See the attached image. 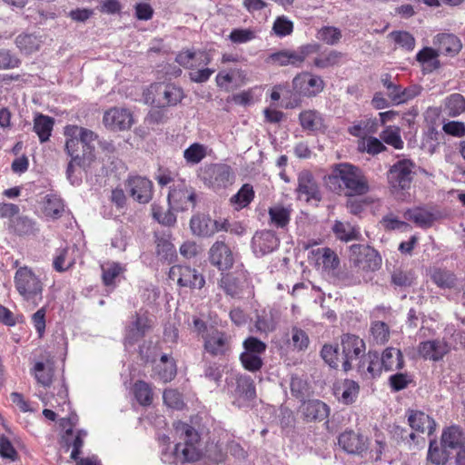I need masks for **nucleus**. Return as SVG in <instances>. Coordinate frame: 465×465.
<instances>
[{
  "label": "nucleus",
  "instance_id": "f257e3e1",
  "mask_svg": "<svg viewBox=\"0 0 465 465\" xmlns=\"http://www.w3.org/2000/svg\"><path fill=\"white\" fill-rule=\"evenodd\" d=\"M173 427L176 435L181 440L184 441V446L182 448L181 442L172 446L169 436L160 435L158 442L161 460L168 465L198 460L201 457V451L198 448L200 436L197 430L183 421L175 422Z\"/></svg>",
  "mask_w": 465,
  "mask_h": 465
},
{
  "label": "nucleus",
  "instance_id": "f03ea898",
  "mask_svg": "<svg viewBox=\"0 0 465 465\" xmlns=\"http://www.w3.org/2000/svg\"><path fill=\"white\" fill-rule=\"evenodd\" d=\"M325 183L331 192L346 196L363 195L370 189L368 180L361 170L347 163L334 165L325 178Z\"/></svg>",
  "mask_w": 465,
  "mask_h": 465
},
{
  "label": "nucleus",
  "instance_id": "7ed1b4c3",
  "mask_svg": "<svg viewBox=\"0 0 465 465\" xmlns=\"http://www.w3.org/2000/svg\"><path fill=\"white\" fill-rule=\"evenodd\" d=\"M14 282L24 302L35 307L42 302L45 284L41 274H37L27 266H23L16 270Z\"/></svg>",
  "mask_w": 465,
  "mask_h": 465
},
{
  "label": "nucleus",
  "instance_id": "20e7f679",
  "mask_svg": "<svg viewBox=\"0 0 465 465\" xmlns=\"http://www.w3.org/2000/svg\"><path fill=\"white\" fill-rule=\"evenodd\" d=\"M183 98V91L174 84L155 83L144 93V102L155 107L173 106Z\"/></svg>",
  "mask_w": 465,
  "mask_h": 465
},
{
  "label": "nucleus",
  "instance_id": "39448f33",
  "mask_svg": "<svg viewBox=\"0 0 465 465\" xmlns=\"http://www.w3.org/2000/svg\"><path fill=\"white\" fill-rule=\"evenodd\" d=\"M227 390L233 398V404L242 407L255 397V387L251 377L232 374L227 379Z\"/></svg>",
  "mask_w": 465,
  "mask_h": 465
},
{
  "label": "nucleus",
  "instance_id": "423d86ee",
  "mask_svg": "<svg viewBox=\"0 0 465 465\" xmlns=\"http://www.w3.org/2000/svg\"><path fill=\"white\" fill-rule=\"evenodd\" d=\"M242 347L240 360L243 368L252 372L259 371L263 364L262 356L267 348L265 342L250 336L243 341Z\"/></svg>",
  "mask_w": 465,
  "mask_h": 465
},
{
  "label": "nucleus",
  "instance_id": "0eeeda50",
  "mask_svg": "<svg viewBox=\"0 0 465 465\" xmlns=\"http://www.w3.org/2000/svg\"><path fill=\"white\" fill-rule=\"evenodd\" d=\"M415 164L407 159L396 162L390 169L388 181L394 192L406 190L411 187Z\"/></svg>",
  "mask_w": 465,
  "mask_h": 465
},
{
  "label": "nucleus",
  "instance_id": "6e6552de",
  "mask_svg": "<svg viewBox=\"0 0 465 465\" xmlns=\"http://www.w3.org/2000/svg\"><path fill=\"white\" fill-rule=\"evenodd\" d=\"M169 278L175 281L180 287L200 290L205 284V279L195 268L174 265L169 271Z\"/></svg>",
  "mask_w": 465,
  "mask_h": 465
},
{
  "label": "nucleus",
  "instance_id": "1a4fd4ad",
  "mask_svg": "<svg viewBox=\"0 0 465 465\" xmlns=\"http://www.w3.org/2000/svg\"><path fill=\"white\" fill-rule=\"evenodd\" d=\"M317 243L306 245L309 250L308 260L318 270L330 272L339 266V258L331 249L328 247H316Z\"/></svg>",
  "mask_w": 465,
  "mask_h": 465
},
{
  "label": "nucleus",
  "instance_id": "9d476101",
  "mask_svg": "<svg viewBox=\"0 0 465 465\" xmlns=\"http://www.w3.org/2000/svg\"><path fill=\"white\" fill-rule=\"evenodd\" d=\"M203 183L213 189L227 187L232 183L231 167L227 164L214 163L205 166L201 174Z\"/></svg>",
  "mask_w": 465,
  "mask_h": 465
},
{
  "label": "nucleus",
  "instance_id": "9b49d317",
  "mask_svg": "<svg viewBox=\"0 0 465 465\" xmlns=\"http://www.w3.org/2000/svg\"><path fill=\"white\" fill-rule=\"evenodd\" d=\"M351 262L362 271H375L381 266V259L375 250L361 244H353L350 248Z\"/></svg>",
  "mask_w": 465,
  "mask_h": 465
},
{
  "label": "nucleus",
  "instance_id": "f8f14e48",
  "mask_svg": "<svg viewBox=\"0 0 465 465\" xmlns=\"http://www.w3.org/2000/svg\"><path fill=\"white\" fill-rule=\"evenodd\" d=\"M341 365L345 371L352 369L353 361H359L365 351V343L356 335L345 334L341 339Z\"/></svg>",
  "mask_w": 465,
  "mask_h": 465
},
{
  "label": "nucleus",
  "instance_id": "ddd939ff",
  "mask_svg": "<svg viewBox=\"0 0 465 465\" xmlns=\"http://www.w3.org/2000/svg\"><path fill=\"white\" fill-rule=\"evenodd\" d=\"M452 343L444 336L419 343L417 351L424 360L440 361L453 349Z\"/></svg>",
  "mask_w": 465,
  "mask_h": 465
},
{
  "label": "nucleus",
  "instance_id": "4468645a",
  "mask_svg": "<svg viewBox=\"0 0 465 465\" xmlns=\"http://www.w3.org/2000/svg\"><path fill=\"white\" fill-rule=\"evenodd\" d=\"M168 202L176 211H185L193 208L196 203L195 192L184 182L174 184L169 192Z\"/></svg>",
  "mask_w": 465,
  "mask_h": 465
},
{
  "label": "nucleus",
  "instance_id": "2eb2a0df",
  "mask_svg": "<svg viewBox=\"0 0 465 465\" xmlns=\"http://www.w3.org/2000/svg\"><path fill=\"white\" fill-rule=\"evenodd\" d=\"M292 88L299 95L312 97L323 90L324 82L321 76L303 72L293 78Z\"/></svg>",
  "mask_w": 465,
  "mask_h": 465
},
{
  "label": "nucleus",
  "instance_id": "dca6fc26",
  "mask_svg": "<svg viewBox=\"0 0 465 465\" xmlns=\"http://www.w3.org/2000/svg\"><path fill=\"white\" fill-rule=\"evenodd\" d=\"M298 198L306 202H319L322 193L317 182L310 171L303 170L298 174V186L296 189Z\"/></svg>",
  "mask_w": 465,
  "mask_h": 465
},
{
  "label": "nucleus",
  "instance_id": "f3484780",
  "mask_svg": "<svg viewBox=\"0 0 465 465\" xmlns=\"http://www.w3.org/2000/svg\"><path fill=\"white\" fill-rule=\"evenodd\" d=\"M209 261L218 270L228 271L233 265L234 255L225 242L217 241L209 250Z\"/></svg>",
  "mask_w": 465,
  "mask_h": 465
},
{
  "label": "nucleus",
  "instance_id": "a211bd4d",
  "mask_svg": "<svg viewBox=\"0 0 465 465\" xmlns=\"http://www.w3.org/2000/svg\"><path fill=\"white\" fill-rule=\"evenodd\" d=\"M104 125L114 131L127 130L134 124L131 112L124 108L114 107L106 111L103 118Z\"/></svg>",
  "mask_w": 465,
  "mask_h": 465
},
{
  "label": "nucleus",
  "instance_id": "6ab92c4d",
  "mask_svg": "<svg viewBox=\"0 0 465 465\" xmlns=\"http://www.w3.org/2000/svg\"><path fill=\"white\" fill-rule=\"evenodd\" d=\"M280 241L272 231L257 232L252 240V252L257 257H262L275 251Z\"/></svg>",
  "mask_w": 465,
  "mask_h": 465
},
{
  "label": "nucleus",
  "instance_id": "aec40b11",
  "mask_svg": "<svg viewBox=\"0 0 465 465\" xmlns=\"http://www.w3.org/2000/svg\"><path fill=\"white\" fill-rule=\"evenodd\" d=\"M130 195L140 203H147L153 196V183L142 176H133L127 181Z\"/></svg>",
  "mask_w": 465,
  "mask_h": 465
},
{
  "label": "nucleus",
  "instance_id": "412c9836",
  "mask_svg": "<svg viewBox=\"0 0 465 465\" xmlns=\"http://www.w3.org/2000/svg\"><path fill=\"white\" fill-rule=\"evenodd\" d=\"M204 349L212 355H223L229 350V338L225 332L210 327L203 335Z\"/></svg>",
  "mask_w": 465,
  "mask_h": 465
},
{
  "label": "nucleus",
  "instance_id": "4be33fe9",
  "mask_svg": "<svg viewBox=\"0 0 465 465\" xmlns=\"http://www.w3.org/2000/svg\"><path fill=\"white\" fill-rule=\"evenodd\" d=\"M152 321L145 314L136 313L126 328L125 344L132 345L139 341L152 327Z\"/></svg>",
  "mask_w": 465,
  "mask_h": 465
},
{
  "label": "nucleus",
  "instance_id": "5701e85b",
  "mask_svg": "<svg viewBox=\"0 0 465 465\" xmlns=\"http://www.w3.org/2000/svg\"><path fill=\"white\" fill-rule=\"evenodd\" d=\"M338 441L342 450L350 454L362 455L367 450V440L351 430L341 433Z\"/></svg>",
  "mask_w": 465,
  "mask_h": 465
},
{
  "label": "nucleus",
  "instance_id": "b1692460",
  "mask_svg": "<svg viewBox=\"0 0 465 465\" xmlns=\"http://www.w3.org/2000/svg\"><path fill=\"white\" fill-rule=\"evenodd\" d=\"M175 60L180 65L192 70L193 68H197L200 65L209 64L212 61V57L205 51L184 50L181 51L176 55Z\"/></svg>",
  "mask_w": 465,
  "mask_h": 465
},
{
  "label": "nucleus",
  "instance_id": "393cba45",
  "mask_svg": "<svg viewBox=\"0 0 465 465\" xmlns=\"http://www.w3.org/2000/svg\"><path fill=\"white\" fill-rule=\"evenodd\" d=\"M30 373L34 376L38 384L45 388H48L53 383L54 362L51 359L36 361L31 368Z\"/></svg>",
  "mask_w": 465,
  "mask_h": 465
},
{
  "label": "nucleus",
  "instance_id": "a878e982",
  "mask_svg": "<svg viewBox=\"0 0 465 465\" xmlns=\"http://www.w3.org/2000/svg\"><path fill=\"white\" fill-rule=\"evenodd\" d=\"M408 421L411 428L416 432L427 433L430 436L435 431L434 419L421 411H409Z\"/></svg>",
  "mask_w": 465,
  "mask_h": 465
},
{
  "label": "nucleus",
  "instance_id": "bb28decb",
  "mask_svg": "<svg viewBox=\"0 0 465 465\" xmlns=\"http://www.w3.org/2000/svg\"><path fill=\"white\" fill-rule=\"evenodd\" d=\"M435 44L438 45V52L450 56H456L462 49L460 39L452 34H440L436 36Z\"/></svg>",
  "mask_w": 465,
  "mask_h": 465
},
{
  "label": "nucleus",
  "instance_id": "cd10ccee",
  "mask_svg": "<svg viewBox=\"0 0 465 465\" xmlns=\"http://www.w3.org/2000/svg\"><path fill=\"white\" fill-rule=\"evenodd\" d=\"M302 128L309 133H319L325 129L324 119L316 110H304L299 114Z\"/></svg>",
  "mask_w": 465,
  "mask_h": 465
},
{
  "label": "nucleus",
  "instance_id": "c85d7f7f",
  "mask_svg": "<svg viewBox=\"0 0 465 465\" xmlns=\"http://www.w3.org/2000/svg\"><path fill=\"white\" fill-rule=\"evenodd\" d=\"M219 285L226 294L232 297H239L243 294L244 288H247L249 283L244 277L237 278L232 274L226 273L222 275Z\"/></svg>",
  "mask_w": 465,
  "mask_h": 465
},
{
  "label": "nucleus",
  "instance_id": "c756f323",
  "mask_svg": "<svg viewBox=\"0 0 465 465\" xmlns=\"http://www.w3.org/2000/svg\"><path fill=\"white\" fill-rule=\"evenodd\" d=\"M302 412L309 420H322L329 415L330 409L327 404L319 400H310L302 405Z\"/></svg>",
  "mask_w": 465,
  "mask_h": 465
},
{
  "label": "nucleus",
  "instance_id": "7c9ffc66",
  "mask_svg": "<svg viewBox=\"0 0 465 465\" xmlns=\"http://www.w3.org/2000/svg\"><path fill=\"white\" fill-rule=\"evenodd\" d=\"M276 325L277 322L272 312L266 310L257 311L253 321V328L251 329V331L266 336L276 329Z\"/></svg>",
  "mask_w": 465,
  "mask_h": 465
},
{
  "label": "nucleus",
  "instance_id": "2f4dec72",
  "mask_svg": "<svg viewBox=\"0 0 465 465\" xmlns=\"http://www.w3.org/2000/svg\"><path fill=\"white\" fill-rule=\"evenodd\" d=\"M54 125V119L43 114H36L34 118V132L41 143L49 141Z\"/></svg>",
  "mask_w": 465,
  "mask_h": 465
},
{
  "label": "nucleus",
  "instance_id": "473e14b6",
  "mask_svg": "<svg viewBox=\"0 0 465 465\" xmlns=\"http://www.w3.org/2000/svg\"><path fill=\"white\" fill-rule=\"evenodd\" d=\"M381 366L386 371L401 370L404 366L403 355L400 349L386 348L381 356Z\"/></svg>",
  "mask_w": 465,
  "mask_h": 465
},
{
  "label": "nucleus",
  "instance_id": "72a5a7b5",
  "mask_svg": "<svg viewBox=\"0 0 465 465\" xmlns=\"http://www.w3.org/2000/svg\"><path fill=\"white\" fill-rule=\"evenodd\" d=\"M78 250L74 246L58 249L54 258V268L57 272H64L70 269L75 262Z\"/></svg>",
  "mask_w": 465,
  "mask_h": 465
},
{
  "label": "nucleus",
  "instance_id": "f704fd0d",
  "mask_svg": "<svg viewBox=\"0 0 465 465\" xmlns=\"http://www.w3.org/2000/svg\"><path fill=\"white\" fill-rule=\"evenodd\" d=\"M451 452L436 440H431L429 444L427 460L434 465H445L451 457Z\"/></svg>",
  "mask_w": 465,
  "mask_h": 465
},
{
  "label": "nucleus",
  "instance_id": "c9c22d12",
  "mask_svg": "<svg viewBox=\"0 0 465 465\" xmlns=\"http://www.w3.org/2000/svg\"><path fill=\"white\" fill-rule=\"evenodd\" d=\"M422 88L420 85H411L402 88L396 84L395 89L392 90L389 98L394 104H401L415 98L421 93Z\"/></svg>",
  "mask_w": 465,
  "mask_h": 465
},
{
  "label": "nucleus",
  "instance_id": "e433bc0d",
  "mask_svg": "<svg viewBox=\"0 0 465 465\" xmlns=\"http://www.w3.org/2000/svg\"><path fill=\"white\" fill-rule=\"evenodd\" d=\"M439 52L431 47H424L416 55L417 61L421 64L422 70L430 73L440 67Z\"/></svg>",
  "mask_w": 465,
  "mask_h": 465
},
{
  "label": "nucleus",
  "instance_id": "4c0bfd02",
  "mask_svg": "<svg viewBox=\"0 0 465 465\" xmlns=\"http://www.w3.org/2000/svg\"><path fill=\"white\" fill-rule=\"evenodd\" d=\"M43 212L45 216L57 219L64 212L63 200L56 194H47L44 200Z\"/></svg>",
  "mask_w": 465,
  "mask_h": 465
},
{
  "label": "nucleus",
  "instance_id": "58836bf2",
  "mask_svg": "<svg viewBox=\"0 0 465 465\" xmlns=\"http://www.w3.org/2000/svg\"><path fill=\"white\" fill-rule=\"evenodd\" d=\"M157 377L163 382L171 381L176 375V366L173 359L167 354L162 355L160 361L155 366Z\"/></svg>",
  "mask_w": 465,
  "mask_h": 465
},
{
  "label": "nucleus",
  "instance_id": "ea45409f",
  "mask_svg": "<svg viewBox=\"0 0 465 465\" xmlns=\"http://www.w3.org/2000/svg\"><path fill=\"white\" fill-rule=\"evenodd\" d=\"M213 223L210 218L205 216H193L190 222V227L194 235L198 236H211L215 232Z\"/></svg>",
  "mask_w": 465,
  "mask_h": 465
},
{
  "label": "nucleus",
  "instance_id": "a19ab883",
  "mask_svg": "<svg viewBox=\"0 0 465 465\" xmlns=\"http://www.w3.org/2000/svg\"><path fill=\"white\" fill-rule=\"evenodd\" d=\"M382 369L381 358L376 352H369L367 358L358 361L359 371L367 372L371 378L379 376Z\"/></svg>",
  "mask_w": 465,
  "mask_h": 465
},
{
  "label": "nucleus",
  "instance_id": "79ce46f5",
  "mask_svg": "<svg viewBox=\"0 0 465 465\" xmlns=\"http://www.w3.org/2000/svg\"><path fill=\"white\" fill-rule=\"evenodd\" d=\"M254 198L252 185L244 183L240 190L231 197L230 202L235 210H241L248 206Z\"/></svg>",
  "mask_w": 465,
  "mask_h": 465
},
{
  "label": "nucleus",
  "instance_id": "37998d69",
  "mask_svg": "<svg viewBox=\"0 0 465 465\" xmlns=\"http://www.w3.org/2000/svg\"><path fill=\"white\" fill-rule=\"evenodd\" d=\"M406 220L413 222L417 226L427 228L431 226L434 218L431 213L422 208L409 209L404 213Z\"/></svg>",
  "mask_w": 465,
  "mask_h": 465
},
{
  "label": "nucleus",
  "instance_id": "c03bdc74",
  "mask_svg": "<svg viewBox=\"0 0 465 465\" xmlns=\"http://www.w3.org/2000/svg\"><path fill=\"white\" fill-rule=\"evenodd\" d=\"M379 120L376 118H367L355 122L350 128L349 133L357 137H364L370 134L378 131Z\"/></svg>",
  "mask_w": 465,
  "mask_h": 465
},
{
  "label": "nucleus",
  "instance_id": "a18cd8bd",
  "mask_svg": "<svg viewBox=\"0 0 465 465\" xmlns=\"http://www.w3.org/2000/svg\"><path fill=\"white\" fill-rule=\"evenodd\" d=\"M332 231L336 237L343 242L357 240L360 236L359 229L350 223L335 221Z\"/></svg>",
  "mask_w": 465,
  "mask_h": 465
},
{
  "label": "nucleus",
  "instance_id": "49530a36",
  "mask_svg": "<svg viewBox=\"0 0 465 465\" xmlns=\"http://www.w3.org/2000/svg\"><path fill=\"white\" fill-rule=\"evenodd\" d=\"M101 268L103 282L106 286H114L116 279L125 272L124 265L114 262H107Z\"/></svg>",
  "mask_w": 465,
  "mask_h": 465
},
{
  "label": "nucleus",
  "instance_id": "de8ad7c7",
  "mask_svg": "<svg viewBox=\"0 0 465 465\" xmlns=\"http://www.w3.org/2000/svg\"><path fill=\"white\" fill-rule=\"evenodd\" d=\"M79 132L80 127L76 125H67L64 127V134L66 137L65 150L72 158H78V145L81 143Z\"/></svg>",
  "mask_w": 465,
  "mask_h": 465
},
{
  "label": "nucleus",
  "instance_id": "09e8293b",
  "mask_svg": "<svg viewBox=\"0 0 465 465\" xmlns=\"http://www.w3.org/2000/svg\"><path fill=\"white\" fill-rule=\"evenodd\" d=\"M292 209L280 204L269 209L271 223L278 228L285 227L291 219Z\"/></svg>",
  "mask_w": 465,
  "mask_h": 465
},
{
  "label": "nucleus",
  "instance_id": "8fccbe9b",
  "mask_svg": "<svg viewBox=\"0 0 465 465\" xmlns=\"http://www.w3.org/2000/svg\"><path fill=\"white\" fill-rule=\"evenodd\" d=\"M319 48L317 44H309L296 50H289L290 65L300 66L310 54L317 53Z\"/></svg>",
  "mask_w": 465,
  "mask_h": 465
},
{
  "label": "nucleus",
  "instance_id": "3c124183",
  "mask_svg": "<svg viewBox=\"0 0 465 465\" xmlns=\"http://www.w3.org/2000/svg\"><path fill=\"white\" fill-rule=\"evenodd\" d=\"M360 387L359 384L351 380H345L342 384L337 388L336 393L341 395L340 400L345 404L352 403L358 394Z\"/></svg>",
  "mask_w": 465,
  "mask_h": 465
},
{
  "label": "nucleus",
  "instance_id": "603ef678",
  "mask_svg": "<svg viewBox=\"0 0 465 465\" xmlns=\"http://www.w3.org/2000/svg\"><path fill=\"white\" fill-rule=\"evenodd\" d=\"M371 338L376 344H384L390 338L389 326L381 320H372L370 328Z\"/></svg>",
  "mask_w": 465,
  "mask_h": 465
},
{
  "label": "nucleus",
  "instance_id": "864d4df0",
  "mask_svg": "<svg viewBox=\"0 0 465 465\" xmlns=\"http://www.w3.org/2000/svg\"><path fill=\"white\" fill-rule=\"evenodd\" d=\"M258 31L255 28H234L228 35V40L233 45H243L257 38Z\"/></svg>",
  "mask_w": 465,
  "mask_h": 465
},
{
  "label": "nucleus",
  "instance_id": "5fc2aeb1",
  "mask_svg": "<svg viewBox=\"0 0 465 465\" xmlns=\"http://www.w3.org/2000/svg\"><path fill=\"white\" fill-rule=\"evenodd\" d=\"M207 153V147L203 144L194 143L183 152V157L188 164L199 163Z\"/></svg>",
  "mask_w": 465,
  "mask_h": 465
},
{
  "label": "nucleus",
  "instance_id": "6e6d98bb",
  "mask_svg": "<svg viewBox=\"0 0 465 465\" xmlns=\"http://www.w3.org/2000/svg\"><path fill=\"white\" fill-rule=\"evenodd\" d=\"M445 106L449 115L458 116L465 113V97L460 94H452L446 98Z\"/></svg>",
  "mask_w": 465,
  "mask_h": 465
},
{
  "label": "nucleus",
  "instance_id": "4d7b16f0",
  "mask_svg": "<svg viewBox=\"0 0 465 465\" xmlns=\"http://www.w3.org/2000/svg\"><path fill=\"white\" fill-rule=\"evenodd\" d=\"M17 47L25 54H32L40 47L41 40L34 35H19L15 39Z\"/></svg>",
  "mask_w": 465,
  "mask_h": 465
},
{
  "label": "nucleus",
  "instance_id": "13d9d810",
  "mask_svg": "<svg viewBox=\"0 0 465 465\" xmlns=\"http://www.w3.org/2000/svg\"><path fill=\"white\" fill-rule=\"evenodd\" d=\"M134 393L137 401L143 406L150 405L153 401V391L145 381H139L134 385Z\"/></svg>",
  "mask_w": 465,
  "mask_h": 465
},
{
  "label": "nucleus",
  "instance_id": "bf43d9fd",
  "mask_svg": "<svg viewBox=\"0 0 465 465\" xmlns=\"http://www.w3.org/2000/svg\"><path fill=\"white\" fill-rule=\"evenodd\" d=\"M381 139L395 149L403 147V141L401 137V129L395 125L387 126L381 134Z\"/></svg>",
  "mask_w": 465,
  "mask_h": 465
},
{
  "label": "nucleus",
  "instance_id": "052dcab7",
  "mask_svg": "<svg viewBox=\"0 0 465 465\" xmlns=\"http://www.w3.org/2000/svg\"><path fill=\"white\" fill-rule=\"evenodd\" d=\"M431 279L435 284L442 289H450L456 283V277L452 272L440 269L433 271Z\"/></svg>",
  "mask_w": 465,
  "mask_h": 465
},
{
  "label": "nucleus",
  "instance_id": "680f3d73",
  "mask_svg": "<svg viewBox=\"0 0 465 465\" xmlns=\"http://www.w3.org/2000/svg\"><path fill=\"white\" fill-rule=\"evenodd\" d=\"M317 38L329 45H334L341 38V32L334 26H323L317 32Z\"/></svg>",
  "mask_w": 465,
  "mask_h": 465
},
{
  "label": "nucleus",
  "instance_id": "e2e57ef3",
  "mask_svg": "<svg viewBox=\"0 0 465 465\" xmlns=\"http://www.w3.org/2000/svg\"><path fill=\"white\" fill-rule=\"evenodd\" d=\"M390 37L400 47L411 51L415 46V39L411 34L406 31H395L390 34Z\"/></svg>",
  "mask_w": 465,
  "mask_h": 465
},
{
  "label": "nucleus",
  "instance_id": "0e129e2a",
  "mask_svg": "<svg viewBox=\"0 0 465 465\" xmlns=\"http://www.w3.org/2000/svg\"><path fill=\"white\" fill-rule=\"evenodd\" d=\"M272 31L279 37L289 35L293 31V23L285 15L278 16L272 25Z\"/></svg>",
  "mask_w": 465,
  "mask_h": 465
},
{
  "label": "nucleus",
  "instance_id": "69168bd1",
  "mask_svg": "<svg viewBox=\"0 0 465 465\" xmlns=\"http://www.w3.org/2000/svg\"><path fill=\"white\" fill-rule=\"evenodd\" d=\"M321 354L330 367L337 368L339 366L341 360L337 346L326 344L322 347Z\"/></svg>",
  "mask_w": 465,
  "mask_h": 465
},
{
  "label": "nucleus",
  "instance_id": "338daca9",
  "mask_svg": "<svg viewBox=\"0 0 465 465\" xmlns=\"http://www.w3.org/2000/svg\"><path fill=\"white\" fill-rule=\"evenodd\" d=\"M163 398L164 404L171 409L181 410L184 405L182 395L175 390H165Z\"/></svg>",
  "mask_w": 465,
  "mask_h": 465
},
{
  "label": "nucleus",
  "instance_id": "774afa93",
  "mask_svg": "<svg viewBox=\"0 0 465 465\" xmlns=\"http://www.w3.org/2000/svg\"><path fill=\"white\" fill-rule=\"evenodd\" d=\"M342 54L337 51H331L327 54L314 60V65L319 68H326L339 63Z\"/></svg>",
  "mask_w": 465,
  "mask_h": 465
}]
</instances>
